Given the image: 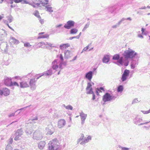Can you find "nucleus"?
Segmentation results:
<instances>
[{
  "instance_id": "nucleus-51",
  "label": "nucleus",
  "mask_w": 150,
  "mask_h": 150,
  "mask_svg": "<svg viewBox=\"0 0 150 150\" xmlns=\"http://www.w3.org/2000/svg\"><path fill=\"white\" fill-rule=\"evenodd\" d=\"M141 111L144 114H147L150 113V109L148 110L144 111L141 110Z\"/></svg>"
},
{
  "instance_id": "nucleus-9",
  "label": "nucleus",
  "mask_w": 150,
  "mask_h": 150,
  "mask_svg": "<svg viewBox=\"0 0 150 150\" xmlns=\"http://www.w3.org/2000/svg\"><path fill=\"white\" fill-rule=\"evenodd\" d=\"M129 73L130 71L126 69L124 70L121 78V80L122 82H124L127 79L129 76Z\"/></svg>"
},
{
  "instance_id": "nucleus-39",
  "label": "nucleus",
  "mask_w": 150,
  "mask_h": 150,
  "mask_svg": "<svg viewBox=\"0 0 150 150\" xmlns=\"http://www.w3.org/2000/svg\"><path fill=\"white\" fill-rule=\"evenodd\" d=\"M123 87L122 85L119 86L117 88V91L118 92H122L123 90Z\"/></svg>"
},
{
  "instance_id": "nucleus-40",
  "label": "nucleus",
  "mask_w": 150,
  "mask_h": 150,
  "mask_svg": "<svg viewBox=\"0 0 150 150\" xmlns=\"http://www.w3.org/2000/svg\"><path fill=\"white\" fill-rule=\"evenodd\" d=\"M45 47L48 48L52 47V44L50 43L45 42Z\"/></svg>"
},
{
  "instance_id": "nucleus-7",
  "label": "nucleus",
  "mask_w": 150,
  "mask_h": 150,
  "mask_svg": "<svg viewBox=\"0 0 150 150\" xmlns=\"http://www.w3.org/2000/svg\"><path fill=\"white\" fill-rule=\"evenodd\" d=\"M47 135H51L54 131V128L51 124L49 125L45 129Z\"/></svg>"
},
{
  "instance_id": "nucleus-62",
  "label": "nucleus",
  "mask_w": 150,
  "mask_h": 150,
  "mask_svg": "<svg viewBox=\"0 0 150 150\" xmlns=\"http://www.w3.org/2000/svg\"><path fill=\"white\" fill-rule=\"evenodd\" d=\"M6 150H11V147L8 146H6Z\"/></svg>"
},
{
  "instance_id": "nucleus-64",
  "label": "nucleus",
  "mask_w": 150,
  "mask_h": 150,
  "mask_svg": "<svg viewBox=\"0 0 150 150\" xmlns=\"http://www.w3.org/2000/svg\"><path fill=\"white\" fill-rule=\"evenodd\" d=\"M138 37L139 38H143V36L140 34H138Z\"/></svg>"
},
{
  "instance_id": "nucleus-5",
  "label": "nucleus",
  "mask_w": 150,
  "mask_h": 150,
  "mask_svg": "<svg viewBox=\"0 0 150 150\" xmlns=\"http://www.w3.org/2000/svg\"><path fill=\"white\" fill-rule=\"evenodd\" d=\"M49 150H57L59 148V145L57 144L56 141L52 140L50 141L48 144Z\"/></svg>"
},
{
  "instance_id": "nucleus-32",
  "label": "nucleus",
  "mask_w": 150,
  "mask_h": 150,
  "mask_svg": "<svg viewBox=\"0 0 150 150\" xmlns=\"http://www.w3.org/2000/svg\"><path fill=\"white\" fill-rule=\"evenodd\" d=\"M23 134V131L22 129H18L17 130L16 132V135H19L20 136L22 135Z\"/></svg>"
},
{
  "instance_id": "nucleus-42",
  "label": "nucleus",
  "mask_w": 150,
  "mask_h": 150,
  "mask_svg": "<svg viewBox=\"0 0 150 150\" xmlns=\"http://www.w3.org/2000/svg\"><path fill=\"white\" fill-rule=\"evenodd\" d=\"M84 137V136L83 134H82L81 135V136L80 137L78 140L77 141V143L78 144L81 141H82L83 140V138Z\"/></svg>"
},
{
  "instance_id": "nucleus-2",
  "label": "nucleus",
  "mask_w": 150,
  "mask_h": 150,
  "mask_svg": "<svg viewBox=\"0 0 150 150\" xmlns=\"http://www.w3.org/2000/svg\"><path fill=\"white\" fill-rule=\"evenodd\" d=\"M137 55V53L134 51L129 48L128 50L124 52L123 55L125 59H132Z\"/></svg>"
},
{
  "instance_id": "nucleus-52",
  "label": "nucleus",
  "mask_w": 150,
  "mask_h": 150,
  "mask_svg": "<svg viewBox=\"0 0 150 150\" xmlns=\"http://www.w3.org/2000/svg\"><path fill=\"white\" fill-rule=\"evenodd\" d=\"M30 88L32 90H34L35 89L36 86V85H34L30 86Z\"/></svg>"
},
{
  "instance_id": "nucleus-48",
  "label": "nucleus",
  "mask_w": 150,
  "mask_h": 150,
  "mask_svg": "<svg viewBox=\"0 0 150 150\" xmlns=\"http://www.w3.org/2000/svg\"><path fill=\"white\" fill-rule=\"evenodd\" d=\"M66 109L67 110H72L73 109V107L70 105H68L66 106Z\"/></svg>"
},
{
  "instance_id": "nucleus-4",
  "label": "nucleus",
  "mask_w": 150,
  "mask_h": 150,
  "mask_svg": "<svg viewBox=\"0 0 150 150\" xmlns=\"http://www.w3.org/2000/svg\"><path fill=\"white\" fill-rule=\"evenodd\" d=\"M43 137L42 132L40 130H37L33 133V138L34 140H40L42 139Z\"/></svg>"
},
{
  "instance_id": "nucleus-22",
  "label": "nucleus",
  "mask_w": 150,
  "mask_h": 150,
  "mask_svg": "<svg viewBox=\"0 0 150 150\" xmlns=\"http://www.w3.org/2000/svg\"><path fill=\"white\" fill-rule=\"evenodd\" d=\"M10 93V91L9 89L6 88H4L3 89V95L5 96H7Z\"/></svg>"
},
{
  "instance_id": "nucleus-55",
  "label": "nucleus",
  "mask_w": 150,
  "mask_h": 150,
  "mask_svg": "<svg viewBox=\"0 0 150 150\" xmlns=\"http://www.w3.org/2000/svg\"><path fill=\"white\" fill-rule=\"evenodd\" d=\"M20 137H21L20 136H19V135H16L15 134V137L14 138V140H16V141L18 140L19 139H20L19 138Z\"/></svg>"
},
{
  "instance_id": "nucleus-50",
  "label": "nucleus",
  "mask_w": 150,
  "mask_h": 150,
  "mask_svg": "<svg viewBox=\"0 0 150 150\" xmlns=\"http://www.w3.org/2000/svg\"><path fill=\"white\" fill-rule=\"evenodd\" d=\"M139 101L138 100L137 98H135L133 100L132 102V104H135Z\"/></svg>"
},
{
  "instance_id": "nucleus-63",
  "label": "nucleus",
  "mask_w": 150,
  "mask_h": 150,
  "mask_svg": "<svg viewBox=\"0 0 150 150\" xmlns=\"http://www.w3.org/2000/svg\"><path fill=\"white\" fill-rule=\"evenodd\" d=\"M4 23H5L6 25H8L9 22L8 20L7 21L6 20H4Z\"/></svg>"
},
{
  "instance_id": "nucleus-20",
  "label": "nucleus",
  "mask_w": 150,
  "mask_h": 150,
  "mask_svg": "<svg viewBox=\"0 0 150 150\" xmlns=\"http://www.w3.org/2000/svg\"><path fill=\"white\" fill-rule=\"evenodd\" d=\"M110 60V58L109 55H105L102 59V62L103 63H107Z\"/></svg>"
},
{
  "instance_id": "nucleus-60",
  "label": "nucleus",
  "mask_w": 150,
  "mask_h": 150,
  "mask_svg": "<svg viewBox=\"0 0 150 150\" xmlns=\"http://www.w3.org/2000/svg\"><path fill=\"white\" fill-rule=\"evenodd\" d=\"M74 38H77V39H79L78 37L77 36H74V37H70L69 38V39L70 40H72L73 39H74Z\"/></svg>"
},
{
  "instance_id": "nucleus-59",
  "label": "nucleus",
  "mask_w": 150,
  "mask_h": 150,
  "mask_svg": "<svg viewBox=\"0 0 150 150\" xmlns=\"http://www.w3.org/2000/svg\"><path fill=\"white\" fill-rule=\"evenodd\" d=\"M15 112H16L9 114L8 115V117H11L14 116L15 115Z\"/></svg>"
},
{
  "instance_id": "nucleus-54",
  "label": "nucleus",
  "mask_w": 150,
  "mask_h": 150,
  "mask_svg": "<svg viewBox=\"0 0 150 150\" xmlns=\"http://www.w3.org/2000/svg\"><path fill=\"white\" fill-rule=\"evenodd\" d=\"M89 48V46H87L86 47H85L83 49V50L82 52H81V53L85 51H86Z\"/></svg>"
},
{
  "instance_id": "nucleus-43",
  "label": "nucleus",
  "mask_w": 150,
  "mask_h": 150,
  "mask_svg": "<svg viewBox=\"0 0 150 150\" xmlns=\"http://www.w3.org/2000/svg\"><path fill=\"white\" fill-rule=\"evenodd\" d=\"M86 91V93L87 94H93L94 93L93 91V88H89L88 91Z\"/></svg>"
},
{
  "instance_id": "nucleus-21",
  "label": "nucleus",
  "mask_w": 150,
  "mask_h": 150,
  "mask_svg": "<svg viewBox=\"0 0 150 150\" xmlns=\"http://www.w3.org/2000/svg\"><path fill=\"white\" fill-rule=\"evenodd\" d=\"M113 63L118 65H120V64L121 65H123V57H121L120 58L119 60H117V62H114Z\"/></svg>"
},
{
  "instance_id": "nucleus-25",
  "label": "nucleus",
  "mask_w": 150,
  "mask_h": 150,
  "mask_svg": "<svg viewBox=\"0 0 150 150\" xmlns=\"http://www.w3.org/2000/svg\"><path fill=\"white\" fill-rule=\"evenodd\" d=\"M10 40L11 42L14 44H18L19 43V42L18 40L16 39L13 37H11Z\"/></svg>"
},
{
  "instance_id": "nucleus-36",
  "label": "nucleus",
  "mask_w": 150,
  "mask_h": 150,
  "mask_svg": "<svg viewBox=\"0 0 150 150\" xmlns=\"http://www.w3.org/2000/svg\"><path fill=\"white\" fill-rule=\"evenodd\" d=\"M24 45L25 47H26V48H30L31 45H30V43L29 42H24Z\"/></svg>"
},
{
  "instance_id": "nucleus-46",
  "label": "nucleus",
  "mask_w": 150,
  "mask_h": 150,
  "mask_svg": "<svg viewBox=\"0 0 150 150\" xmlns=\"http://www.w3.org/2000/svg\"><path fill=\"white\" fill-rule=\"evenodd\" d=\"M11 86H17L19 87V85L17 82H12L11 84Z\"/></svg>"
},
{
  "instance_id": "nucleus-58",
  "label": "nucleus",
  "mask_w": 150,
  "mask_h": 150,
  "mask_svg": "<svg viewBox=\"0 0 150 150\" xmlns=\"http://www.w3.org/2000/svg\"><path fill=\"white\" fill-rule=\"evenodd\" d=\"M41 24H43L44 23V20L43 19L41 18V17L38 18Z\"/></svg>"
},
{
  "instance_id": "nucleus-57",
  "label": "nucleus",
  "mask_w": 150,
  "mask_h": 150,
  "mask_svg": "<svg viewBox=\"0 0 150 150\" xmlns=\"http://www.w3.org/2000/svg\"><path fill=\"white\" fill-rule=\"evenodd\" d=\"M30 105H29V106H26V107H25L24 108H21L20 109H18L16 112L17 111H18V110H25V109L29 107V106H30Z\"/></svg>"
},
{
  "instance_id": "nucleus-17",
  "label": "nucleus",
  "mask_w": 150,
  "mask_h": 150,
  "mask_svg": "<svg viewBox=\"0 0 150 150\" xmlns=\"http://www.w3.org/2000/svg\"><path fill=\"white\" fill-rule=\"evenodd\" d=\"M91 136H89L87 137H85L83 139V140L81 142L80 144H81L83 145L86 143L88 142L90 140H91Z\"/></svg>"
},
{
  "instance_id": "nucleus-24",
  "label": "nucleus",
  "mask_w": 150,
  "mask_h": 150,
  "mask_svg": "<svg viewBox=\"0 0 150 150\" xmlns=\"http://www.w3.org/2000/svg\"><path fill=\"white\" fill-rule=\"evenodd\" d=\"M70 45L69 43L63 44L59 46L60 49L61 50H63L69 47Z\"/></svg>"
},
{
  "instance_id": "nucleus-34",
  "label": "nucleus",
  "mask_w": 150,
  "mask_h": 150,
  "mask_svg": "<svg viewBox=\"0 0 150 150\" xmlns=\"http://www.w3.org/2000/svg\"><path fill=\"white\" fill-rule=\"evenodd\" d=\"M120 55L118 54H116L114 55L112 57V59L118 60L120 59Z\"/></svg>"
},
{
  "instance_id": "nucleus-38",
  "label": "nucleus",
  "mask_w": 150,
  "mask_h": 150,
  "mask_svg": "<svg viewBox=\"0 0 150 150\" xmlns=\"http://www.w3.org/2000/svg\"><path fill=\"white\" fill-rule=\"evenodd\" d=\"M109 9L110 12L111 13H112L115 10V8L114 6L110 7Z\"/></svg>"
},
{
  "instance_id": "nucleus-47",
  "label": "nucleus",
  "mask_w": 150,
  "mask_h": 150,
  "mask_svg": "<svg viewBox=\"0 0 150 150\" xmlns=\"http://www.w3.org/2000/svg\"><path fill=\"white\" fill-rule=\"evenodd\" d=\"M132 18L130 17H128L127 18H122V19H121V21L122 22L124 21L125 20H129L130 21H131L132 20Z\"/></svg>"
},
{
  "instance_id": "nucleus-13",
  "label": "nucleus",
  "mask_w": 150,
  "mask_h": 150,
  "mask_svg": "<svg viewBox=\"0 0 150 150\" xmlns=\"http://www.w3.org/2000/svg\"><path fill=\"white\" fill-rule=\"evenodd\" d=\"M66 124L65 120L64 119L59 120L58 122V126L59 128H61L65 125Z\"/></svg>"
},
{
  "instance_id": "nucleus-14",
  "label": "nucleus",
  "mask_w": 150,
  "mask_h": 150,
  "mask_svg": "<svg viewBox=\"0 0 150 150\" xmlns=\"http://www.w3.org/2000/svg\"><path fill=\"white\" fill-rule=\"evenodd\" d=\"M6 35V33L4 30L0 29V40H3Z\"/></svg>"
},
{
  "instance_id": "nucleus-6",
  "label": "nucleus",
  "mask_w": 150,
  "mask_h": 150,
  "mask_svg": "<svg viewBox=\"0 0 150 150\" xmlns=\"http://www.w3.org/2000/svg\"><path fill=\"white\" fill-rule=\"evenodd\" d=\"M142 121L143 120L142 118L137 117H136L134 119V123L137 125H138L139 126L146 124L150 122V121L149 122H147L144 123H140V122H142Z\"/></svg>"
},
{
  "instance_id": "nucleus-10",
  "label": "nucleus",
  "mask_w": 150,
  "mask_h": 150,
  "mask_svg": "<svg viewBox=\"0 0 150 150\" xmlns=\"http://www.w3.org/2000/svg\"><path fill=\"white\" fill-rule=\"evenodd\" d=\"M80 116L81 117V124L83 125L85 123V120L87 117V114L84 113L82 111L80 113Z\"/></svg>"
},
{
  "instance_id": "nucleus-56",
  "label": "nucleus",
  "mask_w": 150,
  "mask_h": 150,
  "mask_svg": "<svg viewBox=\"0 0 150 150\" xmlns=\"http://www.w3.org/2000/svg\"><path fill=\"white\" fill-rule=\"evenodd\" d=\"M120 148L121 149V150H129V148H126L124 147H121L120 146Z\"/></svg>"
},
{
  "instance_id": "nucleus-18",
  "label": "nucleus",
  "mask_w": 150,
  "mask_h": 150,
  "mask_svg": "<svg viewBox=\"0 0 150 150\" xmlns=\"http://www.w3.org/2000/svg\"><path fill=\"white\" fill-rule=\"evenodd\" d=\"M45 142L44 141L40 142L38 144V147L39 149H43L45 145Z\"/></svg>"
},
{
  "instance_id": "nucleus-41",
  "label": "nucleus",
  "mask_w": 150,
  "mask_h": 150,
  "mask_svg": "<svg viewBox=\"0 0 150 150\" xmlns=\"http://www.w3.org/2000/svg\"><path fill=\"white\" fill-rule=\"evenodd\" d=\"M90 22H88L87 23H86L84 27L82 29V31H83V32L84 31L86 30V29L89 27V26L90 25Z\"/></svg>"
},
{
  "instance_id": "nucleus-11",
  "label": "nucleus",
  "mask_w": 150,
  "mask_h": 150,
  "mask_svg": "<svg viewBox=\"0 0 150 150\" xmlns=\"http://www.w3.org/2000/svg\"><path fill=\"white\" fill-rule=\"evenodd\" d=\"M93 74V71H89L86 74L85 77L89 81H91L92 78Z\"/></svg>"
},
{
  "instance_id": "nucleus-12",
  "label": "nucleus",
  "mask_w": 150,
  "mask_h": 150,
  "mask_svg": "<svg viewBox=\"0 0 150 150\" xmlns=\"http://www.w3.org/2000/svg\"><path fill=\"white\" fill-rule=\"evenodd\" d=\"M4 84L7 86H11L12 83L11 79V78L5 77L4 80Z\"/></svg>"
},
{
  "instance_id": "nucleus-44",
  "label": "nucleus",
  "mask_w": 150,
  "mask_h": 150,
  "mask_svg": "<svg viewBox=\"0 0 150 150\" xmlns=\"http://www.w3.org/2000/svg\"><path fill=\"white\" fill-rule=\"evenodd\" d=\"M92 84L91 83L88 82L87 83V86L86 88V91H88L89 89V88H92Z\"/></svg>"
},
{
  "instance_id": "nucleus-16",
  "label": "nucleus",
  "mask_w": 150,
  "mask_h": 150,
  "mask_svg": "<svg viewBox=\"0 0 150 150\" xmlns=\"http://www.w3.org/2000/svg\"><path fill=\"white\" fill-rule=\"evenodd\" d=\"M10 1V3L12 4L13 1L15 3H21L22 4H29L28 2L25 0H9Z\"/></svg>"
},
{
  "instance_id": "nucleus-45",
  "label": "nucleus",
  "mask_w": 150,
  "mask_h": 150,
  "mask_svg": "<svg viewBox=\"0 0 150 150\" xmlns=\"http://www.w3.org/2000/svg\"><path fill=\"white\" fill-rule=\"evenodd\" d=\"M34 15L38 17V18L41 17L39 15V13L37 11H35V12L34 13Z\"/></svg>"
},
{
  "instance_id": "nucleus-33",
  "label": "nucleus",
  "mask_w": 150,
  "mask_h": 150,
  "mask_svg": "<svg viewBox=\"0 0 150 150\" xmlns=\"http://www.w3.org/2000/svg\"><path fill=\"white\" fill-rule=\"evenodd\" d=\"M32 130L28 129H26L25 130V133L27 135H30L32 132Z\"/></svg>"
},
{
  "instance_id": "nucleus-27",
  "label": "nucleus",
  "mask_w": 150,
  "mask_h": 150,
  "mask_svg": "<svg viewBox=\"0 0 150 150\" xmlns=\"http://www.w3.org/2000/svg\"><path fill=\"white\" fill-rule=\"evenodd\" d=\"M45 42H41L38 43L37 44V47H41L42 48H45Z\"/></svg>"
},
{
  "instance_id": "nucleus-1",
  "label": "nucleus",
  "mask_w": 150,
  "mask_h": 150,
  "mask_svg": "<svg viewBox=\"0 0 150 150\" xmlns=\"http://www.w3.org/2000/svg\"><path fill=\"white\" fill-rule=\"evenodd\" d=\"M60 61L58 59H55L52 62L51 67L52 69L54 70H57L58 68L62 69L63 68L62 67V64H63L64 59L62 54L57 55Z\"/></svg>"
},
{
  "instance_id": "nucleus-29",
  "label": "nucleus",
  "mask_w": 150,
  "mask_h": 150,
  "mask_svg": "<svg viewBox=\"0 0 150 150\" xmlns=\"http://www.w3.org/2000/svg\"><path fill=\"white\" fill-rule=\"evenodd\" d=\"M44 33V32H42L39 33V36L38 37V38H45L47 37V35H42Z\"/></svg>"
},
{
  "instance_id": "nucleus-37",
  "label": "nucleus",
  "mask_w": 150,
  "mask_h": 150,
  "mask_svg": "<svg viewBox=\"0 0 150 150\" xmlns=\"http://www.w3.org/2000/svg\"><path fill=\"white\" fill-rule=\"evenodd\" d=\"M28 3H29V4H29L30 5H31L34 7H39L40 5V4H39V3H36V4H35V3H29V2H28Z\"/></svg>"
},
{
  "instance_id": "nucleus-19",
  "label": "nucleus",
  "mask_w": 150,
  "mask_h": 150,
  "mask_svg": "<svg viewBox=\"0 0 150 150\" xmlns=\"http://www.w3.org/2000/svg\"><path fill=\"white\" fill-rule=\"evenodd\" d=\"M45 4V9L46 10L50 13L52 12L53 11V10L52 9V8L51 6V4H47V3H46Z\"/></svg>"
},
{
  "instance_id": "nucleus-61",
  "label": "nucleus",
  "mask_w": 150,
  "mask_h": 150,
  "mask_svg": "<svg viewBox=\"0 0 150 150\" xmlns=\"http://www.w3.org/2000/svg\"><path fill=\"white\" fill-rule=\"evenodd\" d=\"M124 63V65L125 66H127L129 64V62L127 61Z\"/></svg>"
},
{
  "instance_id": "nucleus-30",
  "label": "nucleus",
  "mask_w": 150,
  "mask_h": 150,
  "mask_svg": "<svg viewBox=\"0 0 150 150\" xmlns=\"http://www.w3.org/2000/svg\"><path fill=\"white\" fill-rule=\"evenodd\" d=\"M36 81L35 79H31L29 83V86L31 85H34L35 84Z\"/></svg>"
},
{
  "instance_id": "nucleus-28",
  "label": "nucleus",
  "mask_w": 150,
  "mask_h": 150,
  "mask_svg": "<svg viewBox=\"0 0 150 150\" xmlns=\"http://www.w3.org/2000/svg\"><path fill=\"white\" fill-rule=\"evenodd\" d=\"M78 31V30L75 28L71 29L70 31V34H74L76 33Z\"/></svg>"
},
{
  "instance_id": "nucleus-3",
  "label": "nucleus",
  "mask_w": 150,
  "mask_h": 150,
  "mask_svg": "<svg viewBox=\"0 0 150 150\" xmlns=\"http://www.w3.org/2000/svg\"><path fill=\"white\" fill-rule=\"evenodd\" d=\"M116 96L111 95L108 93H106L103 97V100L104 102L115 100L117 98Z\"/></svg>"
},
{
  "instance_id": "nucleus-15",
  "label": "nucleus",
  "mask_w": 150,
  "mask_h": 150,
  "mask_svg": "<svg viewBox=\"0 0 150 150\" xmlns=\"http://www.w3.org/2000/svg\"><path fill=\"white\" fill-rule=\"evenodd\" d=\"M20 86L21 88L28 87H29V83L25 81H22L20 83Z\"/></svg>"
},
{
  "instance_id": "nucleus-23",
  "label": "nucleus",
  "mask_w": 150,
  "mask_h": 150,
  "mask_svg": "<svg viewBox=\"0 0 150 150\" xmlns=\"http://www.w3.org/2000/svg\"><path fill=\"white\" fill-rule=\"evenodd\" d=\"M52 69H50L47 71L44 72L43 73V75L46 76H50L52 74Z\"/></svg>"
},
{
  "instance_id": "nucleus-49",
  "label": "nucleus",
  "mask_w": 150,
  "mask_h": 150,
  "mask_svg": "<svg viewBox=\"0 0 150 150\" xmlns=\"http://www.w3.org/2000/svg\"><path fill=\"white\" fill-rule=\"evenodd\" d=\"M136 63H134L133 62L132 63L131 65V68L132 69H134L135 67V65Z\"/></svg>"
},
{
  "instance_id": "nucleus-35",
  "label": "nucleus",
  "mask_w": 150,
  "mask_h": 150,
  "mask_svg": "<svg viewBox=\"0 0 150 150\" xmlns=\"http://www.w3.org/2000/svg\"><path fill=\"white\" fill-rule=\"evenodd\" d=\"M7 20L8 21L9 23H11L13 20V18L11 15H9L7 17Z\"/></svg>"
},
{
  "instance_id": "nucleus-8",
  "label": "nucleus",
  "mask_w": 150,
  "mask_h": 150,
  "mask_svg": "<svg viewBox=\"0 0 150 150\" xmlns=\"http://www.w3.org/2000/svg\"><path fill=\"white\" fill-rule=\"evenodd\" d=\"M75 23L74 21L70 20L65 24L64 27L67 29H69L74 26Z\"/></svg>"
},
{
  "instance_id": "nucleus-53",
  "label": "nucleus",
  "mask_w": 150,
  "mask_h": 150,
  "mask_svg": "<svg viewBox=\"0 0 150 150\" xmlns=\"http://www.w3.org/2000/svg\"><path fill=\"white\" fill-rule=\"evenodd\" d=\"M44 76L43 75V73L41 74H37L36 76L37 77V79H38L40 77H41L42 76Z\"/></svg>"
},
{
  "instance_id": "nucleus-31",
  "label": "nucleus",
  "mask_w": 150,
  "mask_h": 150,
  "mask_svg": "<svg viewBox=\"0 0 150 150\" xmlns=\"http://www.w3.org/2000/svg\"><path fill=\"white\" fill-rule=\"evenodd\" d=\"M122 22L120 20L117 23L116 25H113L112 26V28H116L117 27H119L120 25L122 23Z\"/></svg>"
},
{
  "instance_id": "nucleus-26",
  "label": "nucleus",
  "mask_w": 150,
  "mask_h": 150,
  "mask_svg": "<svg viewBox=\"0 0 150 150\" xmlns=\"http://www.w3.org/2000/svg\"><path fill=\"white\" fill-rule=\"evenodd\" d=\"M65 58L68 59L70 57L71 52L69 50H66L64 52Z\"/></svg>"
}]
</instances>
